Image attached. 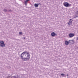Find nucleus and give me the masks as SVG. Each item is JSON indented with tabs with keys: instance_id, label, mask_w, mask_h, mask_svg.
<instances>
[{
	"instance_id": "5",
	"label": "nucleus",
	"mask_w": 78,
	"mask_h": 78,
	"mask_svg": "<svg viewBox=\"0 0 78 78\" xmlns=\"http://www.w3.org/2000/svg\"><path fill=\"white\" fill-rule=\"evenodd\" d=\"M74 34H73L70 33L69 34V37H73L74 36Z\"/></svg>"
},
{
	"instance_id": "10",
	"label": "nucleus",
	"mask_w": 78,
	"mask_h": 78,
	"mask_svg": "<svg viewBox=\"0 0 78 78\" xmlns=\"http://www.w3.org/2000/svg\"><path fill=\"white\" fill-rule=\"evenodd\" d=\"M38 6H39V4H35L34 6L35 8H37V7H38Z\"/></svg>"
},
{
	"instance_id": "12",
	"label": "nucleus",
	"mask_w": 78,
	"mask_h": 78,
	"mask_svg": "<svg viewBox=\"0 0 78 78\" xmlns=\"http://www.w3.org/2000/svg\"><path fill=\"white\" fill-rule=\"evenodd\" d=\"M61 75L62 76H64V75H65V74H64L62 73V74H61Z\"/></svg>"
},
{
	"instance_id": "2",
	"label": "nucleus",
	"mask_w": 78,
	"mask_h": 78,
	"mask_svg": "<svg viewBox=\"0 0 78 78\" xmlns=\"http://www.w3.org/2000/svg\"><path fill=\"white\" fill-rule=\"evenodd\" d=\"M64 5L65 7H70V6H72V4H69L67 2H65Z\"/></svg>"
},
{
	"instance_id": "9",
	"label": "nucleus",
	"mask_w": 78,
	"mask_h": 78,
	"mask_svg": "<svg viewBox=\"0 0 78 78\" xmlns=\"http://www.w3.org/2000/svg\"><path fill=\"white\" fill-rule=\"evenodd\" d=\"M30 1V0H26V1H24L25 5H27V3H28V2Z\"/></svg>"
},
{
	"instance_id": "6",
	"label": "nucleus",
	"mask_w": 78,
	"mask_h": 78,
	"mask_svg": "<svg viewBox=\"0 0 78 78\" xmlns=\"http://www.w3.org/2000/svg\"><path fill=\"white\" fill-rule=\"evenodd\" d=\"M65 43L66 45H69V41H65Z\"/></svg>"
},
{
	"instance_id": "4",
	"label": "nucleus",
	"mask_w": 78,
	"mask_h": 78,
	"mask_svg": "<svg viewBox=\"0 0 78 78\" xmlns=\"http://www.w3.org/2000/svg\"><path fill=\"white\" fill-rule=\"evenodd\" d=\"M69 44H74V40H70L69 41Z\"/></svg>"
},
{
	"instance_id": "15",
	"label": "nucleus",
	"mask_w": 78,
	"mask_h": 78,
	"mask_svg": "<svg viewBox=\"0 0 78 78\" xmlns=\"http://www.w3.org/2000/svg\"><path fill=\"white\" fill-rule=\"evenodd\" d=\"M19 34H21V35L22 34V32H19Z\"/></svg>"
},
{
	"instance_id": "18",
	"label": "nucleus",
	"mask_w": 78,
	"mask_h": 78,
	"mask_svg": "<svg viewBox=\"0 0 78 78\" xmlns=\"http://www.w3.org/2000/svg\"><path fill=\"white\" fill-rule=\"evenodd\" d=\"M77 12H78V15H77V16H76V17H78V11H77Z\"/></svg>"
},
{
	"instance_id": "3",
	"label": "nucleus",
	"mask_w": 78,
	"mask_h": 78,
	"mask_svg": "<svg viewBox=\"0 0 78 78\" xmlns=\"http://www.w3.org/2000/svg\"><path fill=\"white\" fill-rule=\"evenodd\" d=\"M0 46L2 47H5V44L4 43V42L3 41H0Z\"/></svg>"
},
{
	"instance_id": "13",
	"label": "nucleus",
	"mask_w": 78,
	"mask_h": 78,
	"mask_svg": "<svg viewBox=\"0 0 78 78\" xmlns=\"http://www.w3.org/2000/svg\"><path fill=\"white\" fill-rule=\"evenodd\" d=\"M3 11H4V12H6V11H7V10L6 9H4L3 10Z\"/></svg>"
},
{
	"instance_id": "11",
	"label": "nucleus",
	"mask_w": 78,
	"mask_h": 78,
	"mask_svg": "<svg viewBox=\"0 0 78 78\" xmlns=\"http://www.w3.org/2000/svg\"><path fill=\"white\" fill-rule=\"evenodd\" d=\"M72 21H73V20L70 19V20L69 21V22L71 24H72Z\"/></svg>"
},
{
	"instance_id": "14",
	"label": "nucleus",
	"mask_w": 78,
	"mask_h": 78,
	"mask_svg": "<svg viewBox=\"0 0 78 78\" xmlns=\"http://www.w3.org/2000/svg\"><path fill=\"white\" fill-rule=\"evenodd\" d=\"M68 24L69 25H72V24H70V23H69V22L68 23Z\"/></svg>"
},
{
	"instance_id": "20",
	"label": "nucleus",
	"mask_w": 78,
	"mask_h": 78,
	"mask_svg": "<svg viewBox=\"0 0 78 78\" xmlns=\"http://www.w3.org/2000/svg\"><path fill=\"white\" fill-rule=\"evenodd\" d=\"M77 41H78V37H77V39H76Z\"/></svg>"
},
{
	"instance_id": "1",
	"label": "nucleus",
	"mask_w": 78,
	"mask_h": 78,
	"mask_svg": "<svg viewBox=\"0 0 78 78\" xmlns=\"http://www.w3.org/2000/svg\"><path fill=\"white\" fill-rule=\"evenodd\" d=\"M21 59L24 61H28L30 58V55L28 52L24 51L20 55Z\"/></svg>"
},
{
	"instance_id": "16",
	"label": "nucleus",
	"mask_w": 78,
	"mask_h": 78,
	"mask_svg": "<svg viewBox=\"0 0 78 78\" xmlns=\"http://www.w3.org/2000/svg\"><path fill=\"white\" fill-rule=\"evenodd\" d=\"M55 36H58V34H55Z\"/></svg>"
},
{
	"instance_id": "8",
	"label": "nucleus",
	"mask_w": 78,
	"mask_h": 78,
	"mask_svg": "<svg viewBox=\"0 0 78 78\" xmlns=\"http://www.w3.org/2000/svg\"><path fill=\"white\" fill-rule=\"evenodd\" d=\"M51 35L53 37H54L55 36V32H52L51 33Z\"/></svg>"
},
{
	"instance_id": "17",
	"label": "nucleus",
	"mask_w": 78,
	"mask_h": 78,
	"mask_svg": "<svg viewBox=\"0 0 78 78\" xmlns=\"http://www.w3.org/2000/svg\"><path fill=\"white\" fill-rule=\"evenodd\" d=\"M38 4V5H41V3H38V4Z\"/></svg>"
},
{
	"instance_id": "7",
	"label": "nucleus",
	"mask_w": 78,
	"mask_h": 78,
	"mask_svg": "<svg viewBox=\"0 0 78 78\" xmlns=\"http://www.w3.org/2000/svg\"><path fill=\"white\" fill-rule=\"evenodd\" d=\"M9 78H19V77H18V76H13V77H11V76H9Z\"/></svg>"
},
{
	"instance_id": "21",
	"label": "nucleus",
	"mask_w": 78,
	"mask_h": 78,
	"mask_svg": "<svg viewBox=\"0 0 78 78\" xmlns=\"http://www.w3.org/2000/svg\"><path fill=\"white\" fill-rule=\"evenodd\" d=\"M67 76H68V74H67Z\"/></svg>"
},
{
	"instance_id": "19",
	"label": "nucleus",
	"mask_w": 78,
	"mask_h": 78,
	"mask_svg": "<svg viewBox=\"0 0 78 78\" xmlns=\"http://www.w3.org/2000/svg\"><path fill=\"white\" fill-rule=\"evenodd\" d=\"M23 39H25V37L23 38Z\"/></svg>"
}]
</instances>
